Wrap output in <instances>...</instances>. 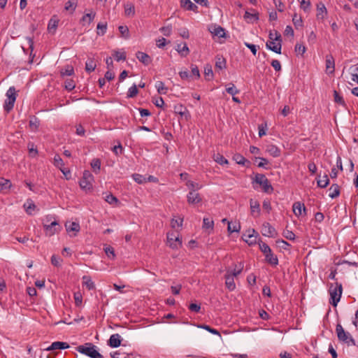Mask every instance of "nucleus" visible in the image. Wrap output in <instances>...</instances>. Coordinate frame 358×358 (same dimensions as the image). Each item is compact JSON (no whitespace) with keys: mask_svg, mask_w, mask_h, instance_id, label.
Returning <instances> with one entry per match:
<instances>
[{"mask_svg":"<svg viewBox=\"0 0 358 358\" xmlns=\"http://www.w3.org/2000/svg\"><path fill=\"white\" fill-rule=\"evenodd\" d=\"M268 41L266 42V48L278 54L281 53V35L277 31H271L268 35Z\"/></svg>","mask_w":358,"mask_h":358,"instance_id":"nucleus-1","label":"nucleus"},{"mask_svg":"<svg viewBox=\"0 0 358 358\" xmlns=\"http://www.w3.org/2000/svg\"><path fill=\"white\" fill-rule=\"evenodd\" d=\"M78 352L88 356L91 358H102V355L98 352L97 347L90 343L79 345L77 348Z\"/></svg>","mask_w":358,"mask_h":358,"instance_id":"nucleus-2","label":"nucleus"},{"mask_svg":"<svg viewBox=\"0 0 358 358\" xmlns=\"http://www.w3.org/2000/svg\"><path fill=\"white\" fill-rule=\"evenodd\" d=\"M259 185L262 190L265 193L271 194L273 191V188L265 175L257 173L252 180V184Z\"/></svg>","mask_w":358,"mask_h":358,"instance_id":"nucleus-3","label":"nucleus"},{"mask_svg":"<svg viewBox=\"0 0 358 358\" xmlns=\"http://www.w3.org/2000/svg\"><path fill=\"white\" fill-rule=\"evenodd\" d=\"M16 98V90L14 87H10L6 93L3 103V109L6 112L9 113L13 108Z\"/></svg>","mask_w":358,"mask_h":358,"instance_id":"nucleus-4","label":"nucleus"},{"mask_svg":"<svg viewBox=\"0 0 358 358\" xmlns=\"http://www.w3.org/2000/svg\"><path fill=\"white\" fill-rule=\"evenodd\" d=\"M329 294L330 303L334 306H336L341 297L342 285L338 283H336L334 285H331L329 288Z\"/></svg>","mask_w":358,"mask_h":358,"instance_id":"nucleus-5","label":"nucleus"},{"mask_svg":"<svg viewBox=\"0 0 358 358\" xmlns=\"http://www.w3.org/2000/svg\"><path fill=\"white\" fill-rule=\"evenodd\" d=\"M337 337L341 342L346 343L348 345H355V341L350 334L345 331L341 324H338L336 327Z\"/></svg>","mask_w":358,"mask_h":358,"instance_id":"nucleus-6","label":"nucleus"},{"mask_svg":"<svg viewBox=\"0 0 358 358\" xmlns=\"http://www.w3.org/2000/svg\"><path fill=\"white\" fill-rule=\"evenodd\" d=\"M167 244L172 249H178L182 246V239L178 231H173L167 233Z\"/></svg>","mask_w":358,"mask_h":358,"instance_id":"nucleus-7","label":"nucleus"},{"mask_svg":"<svg viewBox=\"0 0 358 358\" xmlns=\"http://www.w3.org/2000/svg\"><path fill=\"white\" fill-rule=\"evenodd\" d=\"M94 176L89 171H85L82 178L79 182L80 188L84 191H90L92 189Z\"/></svg>","mask_w":358,"mask_h":358,"instance_id":"nucleus-8","label":"nucleus"},{"mask_svg":"<svg viewBox=\"0 0 358 358\" xmlns=\"http://www.w3.org/2000/svg\"><path fill=\"white\" fill-rule=\"evenodd\" d=\"M44 231L47 236H51L58 233L61 230V226L57 220H54L52 222L45 223L43 226Z\"/></svg>","mask_w":358,"mask_h":358,"instance_id":"nucleus-9","label":"nucleus"},{"mask_svg":"<svg viewBox=\"0 0 358 358\" xmlns=\"http://www.w3.org/2000/svg\"><path fill=\"white\" fill-rule=\"evenodd\" d=\"M259 236L258 233L254 229H248L243 234L242 238L249 245H253L257 243V238Z\"/></svg>","mask_w":358,"mask_h":358,"instance_id":"nucleus-10","label":"nucleus"},{"mask_svg":"<svg viewBox=\"0 0 358 358\" xmlns=\"http://www.w3.org/2000/svg\"><path fill=\"white\" fill-rule=\"evenodd\" d=\"M328 11L325 5L322 2H319L316 5V19L320 22H323L327 17Z\"/></svg>","mask_w":358,"mask_h":358,"instance_id":"nucleus-11","label":"nucleus"},{"mask_svg":"<svg viewBox=\"0 0 358 358\" xmlns=\"http://www.w3.org/2000/svg\"><path fill=\"white\" fill-rule=\"evenodd\" d=\"M335 71V60L331 55L325 57V71L328 75L334 74Z\"/></svg>","mask_w":358,"mask_h":358,"instance_id":"nucleus-12","label":"nucleus"},{"mask_svg":"<svg viewBox=\"0 0 358 358\" xmlns=\"http://www.w3.org/2000/svg\"><path fill=\"white\" fill-rule=\"evenodd\" d=\"M23 208L29 215H33L38 210L34 201L31 199H28L25 201L23 204Z\"/></svg>","mask_w":358,"mask_h":358,"instance_id":"nucleus-13","label":"nucleus"},{"mask_svg":"<svg viewBox=\"0 0 358 358\" xmlns=\"http://www.w3.org/2000/svg\"><path fill=\"white\" fill-rule=\"evenodd\" d=\"M201 200V196L197 191H189V193L187 194V201L189 204H198Z\"/></svg>","mask_w":358,"mask_h":358,"instance_id":"nucleus-14","label":"nucleus"},{"mask_svg":"<svg viewBox=\"0 0 358 358\" xmlns=\"http://www.w3.org/2000/svg\"><path fill=\"white\" fill-rule=\"evenodd\" d=\"M65 228H66V231L69 234L73 233L72 236H76V234L80 230V226L78 222L67 221L65 223Z\"/></svg>","mask_w":358,"mask_h":358,"instance_id":"nucleus-15","label":"nucleus"},{"mask_svg":"<svg viewBox=\"0 0 358 358\" xmlns=\"http://www.w3.org/2000/svg\"><path fill=\"white\" fill-rule=\"evenodd\" d=\"M96 16V12L93 9H89L87 12L81 18L83 26H88L94 20Z\"/></svg>","mask_w":358,"mask_h":358,"instance_id":"nucleus-16","label":"nucleus"},{"mask_svg":"<svg viewBox=\"0 0 358 358\" xmlns=\"http://www.w3.org/2000/svg\"><path fill=\"white\" fill-rule=\"evenodd\" d=\"M292 210L294 214L298 217L303 215H306V207L304 204L300 201H296L293 203Z\"/></svg>","mask_w":358,"mask_h":358,"instance_id":"nucleus-17","label":"nucleus"},{"mask_svg":"<svg viewBox=\"0 0 358 358\" xmlns=\"http://www.w3.org/2000/svg\"><path fill=\"white\" fill-rule=\"evenodd\" d=\"M261 232L263 236L267 237H274L276 235L275 229L268 222L263 224Z\"/></svg>","mask_w":358,"mask_h":358,"instance_id":"nucleus-18","label":"nucleus"},{"mask_svg":"<svg viewBox=\"0 0 358 358\" xmlns=\"http://www.w3.org/2000/svg\"><path fill=\"white\" fill-rule=\"evenodd\" d=\"M180 6L186 10L198 13V6L192 3L191 0H180Z\"/></svg>","mask_w":358,"mask_h":358,"instance_id":"nucleus-19","label":"nucleus"},{"mask_svg":"<svg viewBox=\"0 0 358 358\" xmlns=\"http://www.w3.org/2000/svg\"><path fill=\"white\" fill-rule=\"evenodd\" d=\"M202 228L208 234H211L214 229V221L210 218L203 217Z\"/></svg>","mask_w":358,"mask_h":358,"instance_id":"nucleus-20","label":"nucleus"},{"mask_svg":"<svg viewBox=\"0 0 358 358\" xmlns=\"http://www.w3.org/2000/svg\"><path fill=\"white\" fill-rule=\"evenodd\" d=\"M210 32L215 36H218L220 38H223L225 36V31L224 29L219 26V25H212L209 27Z\"/></svg>","mask_w":358,"mask_h":358,"instance_id":"nucleus-21","label":"nucleus"},{"mask_svg":"<svg viewBox=\"0 0 358 358\" xmlns=\"http://www.w3.org/2000/svg\"><path fill=\"white\" fill-rule=\"evenodd\" d=\"M266 152L273 157H278L281 155L280 149L273 144L268 145L266 148Z\"/></svg>","mask_w":358,"mask_h":358,"instance_id":"nucleus-22","label":"nucleus"},{"mask_svg":"<svg viewBox=\"0 0 358 358\" xmlns=\"http://www.w3.org/2000/svg\"><path fill=\"white\" fill-rule=\"evenodd\" d=\"M69 348V345L67 343L56 341L53 342L48 348H47V350H64Z\"/></svg>","mask_w":358,"mask_h":358,"instance_id":"nucleus-23","label":"nucleus"},{"mask_svg":"<svg viewBox=\"0 0 358 358\" xmlns=\"http://www.w3.org/2000/svg\"><path fill=\"white\" fill-rule=\"evenodd\" d=\"M250 207L251 210V214L254 217H257L260 214V205L257 201L254 199H250Z\"/></svg>","mask_w":358,"mask_h":358,"instance_id":"nucleus-24","label":"nucleus"},{"mask_svg":"<svg viewBox=\"0 0 358 358\" xmlns=\"http://www.w3.org/2000/svg\"><path fill=\"white\" fill-rule=\"evenodd\" d=\"M124 15L128 17H132L135 15V7L132 3L127 2L124 5Z\"/></svg>","mask_w":358,"mask_h":358,"instance_id":"nucleus-25","label":"nucleus"},{"mask_svg":"<svg viewBox=\"0 0 358 358\" xmlns=\"http://www.w3.org/2000/svg\"><path fill=\"white\" fill-rule=\"evenodd\" d=\"M108 345L112 348H117L121 345V336L118 334H115L110 336Z\"/></svg>","mask_w":358,"mask_h":358,"instance_id":"nucleus-26","label":"nucleus"},{"mask_svg":"<svg viewBox=\"0 0 358 358\" xmlns=\"http://www.w3.org/2000/svg\"><path fill=\"white\" fill-rule=\"evenodd\" d=\"M227 224H228L227 231L229 234H232L234 232L238 233L240 231V230L241 229V224L239 223V222H237V221L227 222Z\"/></svg>","mask_w":358,"mask_h":358,"instance_id":"nucleus-27","label":"nucleus"},{"mask_svg":"<svg viewBox=\"0 0 358 358\" xmlns=\"http://www.w3.org/2000/svg\"><path fill=\"white\" fill-rule=\"evenodd\" d=\"M136 57L141 62H142L145 65H148L152 62L150 57L143 52H137Z\"/></svg>","mask_w":358,"mask_h":358,"instance_id":"nucleus-28","label":"nucleus"},{"mask_svg":"<svg viewBox=\"0 0 358 358\" xmlns=\"http://www.w3.org/2000/svg\"><path fill=\"white\" fill-rule=\"evenodd\" d=\"M234 278L235 277L232 276V275H229L227 273L225 275V285L227 288L230 291H233L236 288Z\"/></svg>","mask_w":358,"mask_h":358,"instance_id":"nucleus-29","label":"nucleus"},{"mask_svg":"<svg viewBox=\"0 0 358 358\" xmlns=\"http://www.w3.org/2000/svg\"><path fill=\"white\" fill-rule=\"evenodd\" d=\"M176 50L181 57H186L189 53V49L186 43L178 44L176 48Z\"/></svg>","mask_w":358,"mask_h":358,"instance_id":"nucleus-30","label":"nucleus"},{"mask_svg":"<svg viewBox=\"0 0 358 358\" xmlns=\"http://www.w3.org/2000/svg\"><path fill=\"white\" fill-rule=\"evenodd\" d=\"M83 285L85 286L87 289L93 290L95 289V284L89 275H83L82 278Z\"/></svg>","mask_w":358,"mask_h":358,"instance_id":"nucleus-31","label":"nucleus"},{"mask_svg":"<svg viewBox=\"0 0 358 358\" xmlns=\"http://www.w3.org/2000/svg\"><path fill=\"white\" fill-rule=\"evenodd\" d=\"M266 261L272 266H277L278 264V259L272 251L264 255Z\"/></svg>","mask_w":358,"mask_h":358,"instance_id":"nucleus-32","label":"nucleus"},{"mask_svg":"<svg viewBox=\"0 0 358 358\" xmlns=\"http://www.w3.org/2000/svg\"><path fill=\"white\" fill-rule=\"evenodd\" d=\"M186 186L189 191H198L203 187V185L192 180H187Z\"/></svg>","mask_w":358,"mask_h":358,"instance_id":"nucleus-33","label":"nucleus"},{"mask_svg":"<svg viewBox=\"0 0 358 358\" xmlns=\"http://www.w3.org/2000/svg\"><path fill=\"white\" fill-rule=\"evenodd\" d=\"M292 22L296 29H300L303 26L302 17L296 13L293 15Z\"/></svg>","mask_w":358,"mask_h":358,"instance_id":"nucleus-34","label":"nucleus"},{"mask_svg":"<svg viewBox=\"0 0 358 358\" xmlns=\"http://www.w3.org/2000/svg\"><path fill=\"white\" fill-rule=\"evenodd\" d=\"M340 194L339 186L336 184L332 185L329 188V196L331 199H334L337 197Z\"/></svg>","mask_w":358,"mask_h":358,"instance_id":"nucleus-35","label":"nucleus"},{"mask_svg":"<svg viewBox=\"0 0 358 358\" xmlns=\"http://www.w3.org/2000/svg\"><path fill=\"white\" fill-rule=\"evenodd\" d=\"M155 87L159 94H165L167 92V87L165 86L162 81H157L155 83Z\"/></svg>","mask_w":358,"mask_h":358,"instance_id":"nucleus-36","label":"nucleus"},{"mask_svg":"<svg viewBox=\"0 0 358 358\" xmlns=\"http://www.w3.org/2000/svg\"><path fill=\"white\" fill-rule=\"evenodd\" d=\"M113 55L117 62L124 61L126 59V53L123 50H114Z\"/></svg>","mask_w":358,"mask_h":358,"instance_id":"nucleus-37","label":"nucleus"},{"mask_svg":"<svg viewBox=\"0 0 358 358\" xmlns=\"http://www.w3.org/2000/svg\"><path fill=\"white\" fill-rule=\"evenodd\" d=\"M96 66V63L92 59H88L85 62V70L89 73L94 71Z\"/></svg>","mask_w":358,"mask_h":358,"instance_id":"nucleus-38","label":"nucleus"},{"mask_svg":"<svg viewBox=\"0 0 358 358\" xmlns=\"http://www.w3.org/2000/svg\"><path fill=\"white\" fill-rule=\"evenodd\" d=\"M107 30V24L99 22L96 27V34L99 36H103Z\"/></svg>","mask_w":358,"mask_h":358,"instance_id":"nucleus-39","label":"nucleus"},{"mask_svg":"<svg viewBox=\"0 0 358 358\" xmlns=\"http://www.w3.org/2000/svg\"><path fill=\"white\" fill-rule=\"evenodd\" d=\"M311 3L310 0H301L300 1V8L305 12L309 13L310 11Z\"/></svg>","mask_w":358,"mask_h":358,"instance_id":"nucleus-40","label":"nucleus"},{"mask_svg":"<svg viewBox=\"0 0 358 358\" xmlns=\"http://www.w3.org/2000/svg\"><path fill=\"white\" fill-rule=\"evenodd\" d=\"M118 29L121 34V36L125 39H128L130 37L129 31L127 26L121 25L119 26Z\"/></svg>","mask_w":358,"mask_h":358,"instance_id":"nucleus-41","label":"nucleus"},{"mask_svg":"<svg viewBox=\"0 0 358 358\" xmlns=\"http://www.w3.org/2000/svg\"><path fill=\"white\" fill-rule=\"evenodd\" d=\"M176 112L178 113L181 117L185 116L186 118L189 115L188 110L186 108L183 107L182 105L175 107Z\"/></svg>","mask_w":358,"mask_h":358,"instance_id":"nucleus-42","label":"nucleus"},{"mask_svg":"<svg viewBox=\"0 0 358 358\" xmlns=\"http://www.w3.org/2000/svg\"><path fill=\"white\" fill-rule=\"evenodd\" d=\"M134 180L138 184H143L147 182V179L143 175L138 173H134L131 176Z\"/></svg>","mask_w":358,"mask_h":358,"instance_id":"nucleus-43","label":"nucleus"},{"mask_svg":"<svg viewBox=\"0 0 358 358\" xmlns=\"http://www.w3.org/2000/svg\"><path fill=\"white\" fill-rule=\"evenodd\" d=\"M329 180L327 175H324L321 178L317 180V185L322 188L326 187L329 185Z\"/></svg>","mask_w":358,"mask_h":358,"instance_id":"nucleus-44","label":"nucleus"},{"mask_svg":"<svg viewBox=\"0 0 358 358\" xmlns=\"http://www.w3.org/2000/svg\"><path fill=\"white\" fill-rule=\"evenodd\" d=\"M233 159L240 165L244 166L245 163L248 162L247 159L241 154H235L233 156Z\"/></svg>","mask_w":358,"mask_h":358,"instance_id":"nucleus-45","label":"nucleus"},{"mask_svg":"<svg viewBox=\"0 0 358 358\" xmlns=\"http://www.w3.org/2000/svg\"><path fill=\"white\" fill-rule=\"evenodd\" d=\"M213 158H214L215 162H216L217 164H219L220 165L229 164L228 160L226 158H224L223 157V155H222L220 154L215 155Z\"/></svg>","mask_w":358,"mask_h":358,"instance_id":"nucleus-46","label":"nucleus"},{"mask_svg":"<svg viewBox=\"0 0 358 358\" xmlns=\"http://www.w3.org/2000/svg\"><path fill=\"white\" fill-rule=\"evenodd\" d=\"M198 327L201 328V329H205V330L208 331V332H210V333H211V334H213L214 335L218 336L219 337H221L220 333L217 329H213L210 326H208V325H206V324H201V325H198Z\"/></svg>","mask_w":358,"mask_h":358,"instance_id":"nucleus-47","label":"nucleus"},{"mask_svg":"<svg viewBox=\"0 0 358 358\" xmlns=\"http://www.w3.org/2000/svg\"><path fill=\"white\" fill-rule=\"evenodd\" d=\"M39 120L36 117H32L29 120V127L32 131H36L39 127Z\"/></svg>","mask_w":358,"mask_h":358,"instance_id":"nucleus-48","label":"nucleus"},{"mask_svg":"<svg viewBox=\"0 0 358 358\" xmlns=\"http://www.w3.org/2000/svg\"><path fill=\"white\" fill-rule=\"evenodd\" d=\"M60 73L62 76H70L73 74L74 70H73V68L72 66L67 65L66 66H65L64 69L61 70Z\"/></svg>","mask_w":358,"mask_h":358,"instance_id":"nucleus-49","label":"nucleus"},{"mask_svg":"<svg viewBox=\"0 0 358 358\" xmlns=\"http://www.w3.org/2000/svg\"><path fill=\"white\" fill-rule=\"evenodd\" d=\"M138 92V91L137 87L135 84H134L129 88L127 96L128 98H133L137 95Z\"/></svg>","mask_w":358,"mask_h":358,"instance_id":"nucleus-50","label":"nucleus"},{"mask_svg":"<svg viewBox=\"0 0 358 358\" xmlns=\"http://www.w3.org/2000/svg\"><path fill=\"white\" fill-rule=\"evenodd\" d=\"M226 91L232 96H234L239 93V90L236 87L234 84H229L227 85Z\"/></svg>","mask_w":358,"mask_h":358,"instance_id":"nucleus-51","label":"nucleus"},{"mask_svg":"<svg viewBox=\"0 0 358 358\" xmlns=\"http://www.w3.org/2000/svg\"><path fill=\"white\" fill-rule=\"evenodd\" d=\"M53 164L58 169H61L64 166V163L62 159L58 155H55Z\"/></svg>","mask_w":358,"mask_h":358,"instance_id":"nucleus-52","label":"nucleus"},{"mask_svg":"<svg viewBox=\"0 0 358 358\" xmlns=\"http://www.w3.org/2000/svg\"><path fill=\"white\" fill-rule=\"evenodd\" d=\"M104 252L109 259H115V250L111 246L105 247Z\"/></svg>","mask_w":358,"mask_h":358,"instance_id":"nucleus-53","label":"nucleus"},{"mask_svg":"<svg viewBox=\"0 0 358 358\" xmlns=\"http://www.w3.org/2000/svg\"><path fill=\"white\" fill-rule=\"evenodd\" d=\"M76 8V0H69L65 4V10H71L74 11Z\"/></svg>","mask_w":358,"mask_h":358,"instance_id":"nucleus-54","label":"nucleus"},{"mask_svg":"<svg viewBox=\"0 0 358 358\" xmlns=\"http://www.w3.org/2000/svg\"><path fill=\"white\" fill-rule=\"evenodd\" d=\"M183 219L181 217L177 219H172L171 221V226L175 229L176 227H180L182 225Z\"/></svg>","mask_w":358,"mask_h":358,"instance_id":"nucleus-55","label":"nucleus"},{"mask_svg":"<svg viewBox=\"0 0 358 358\" xmlns=\"http://www.w3.org/2000/svg\"><path fill=\"white\" fill-rule=\"evenodd\" d=\"M159 30L164 36H169L172 34L173 29L171 25H168L162 27Z\"/></svg>","mask_w":358,"mask_h":358,"instance_id":"nucleus-56","label":"nucleus"},{"mask_svg":"<svg viewBox=\"0 0 358 358\" xmlns=\"http://www.w3.org/2000/svg\"><path fill=\"white\" fill-rule=\"evenodd\" d=\"M282 236L288 239V240H290V241H294L295 239V234H294V232L292 231H290V230H288V229H286V230H284L283 232H282Z\"/></svg>","mask_w":358,"mask_h":358,"instance_id":"nucleus-57","label":"nucleus"},{"mask_svg":"<svg viewBox=\"0 0 358 358\" xmlns=\"http://www.w3.org/2000/svg\"><path fill=\"white\" fill-rule=\"evenodd\" d=\"M51 263L53 266L59 267L62 266V259L56 255H52L51 257Z\"/></svg>","mask_w":358,"mask_h":358,"instance_id":"nucleus-58","label":"nucleus"},{"mask_svg":"<svg viewBox=\"0 0 358 358\" xmlns=\"http://www.w3.org/2000/svg\"><path fill=\"white\" fill-rule=\"evenodd\" d=\"M204 74L207 80H210L213 78V72L210 66H207L204 69Z\"/></svg>","mask_w":358,"mask_h":358,"instance_id":"nucleus-59","label":"nucleus"},{"mask_svg":"<svg viewBox=\"0 0 358 358\" xmlns=\"http://www.w3.org/2000/svg\"><path fill=\"white\" fill-rule=\"evenodd\" d=\"M91 166L94 169V172H97L100 170L101 168V162L98 159H94L91 162Z\"/></svg>","mask_w":358,"mask_h":358,"instance_id":"nucleus-60","label":"nucleus"},{"mask_svg":"<svg viewBox=\"0 0 358 358\" xmlns=\"http://www.w3.org/2000/svg\"><path fill=\"white\" fill-rule=\"evenodd\" d=\"M244 18L245 20H250L251 21H256L258 20V16L257 13H250L248 11H245L244 14Z\"/></svg>","mask_w":358,"mask_h":358,"instance_id":"nucleus-61","label":"nucleus"},{"mask_svg":"<svg viewBox=\"0 0 358 358\" xmlns=\"http://www.w3.org/2000/svg\"><path fill=\"white\" fill-rule=\"evenodd\" d=\"M105 201L108 202L109 204H114L118 202L117 199L111 194L106 195V196L105 197Z\"/></svg>","mask_w":358,"mask_h":358,"instance_id":"nucleus-62","label":"nucleus"},{"mask_svg":"<svg viewBox=\"0 0 358 358\" xmlns=\"http://www.w3.org/2000/svg\"><path fill=\"white\" fill-rule=\"evenodd\" d=\"M259 249L264 253V255H266L271 251L270 247L265 243H259Z\"/></svg>","mask_w":358,"mask_h":358,"instance_id":"nucleus-63","label":"nucleus"},{"mask_svg":"<svg viewBox=\"0 0 358 358\" xmlns=\"http://www.w3.org/2000/svg\"><path fill=\"white\" fill-rule=\"evenodd\" d=\"M258 129H259V134H259V137H262L263 136H265L266 134V130H267V124H266V123L262 124L259 125Z\"/></svg>","mask_w":358,"mask_h":358,"instance_id":"nucleus-64","label":"nucleus"}]
</instances>
